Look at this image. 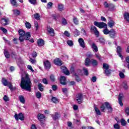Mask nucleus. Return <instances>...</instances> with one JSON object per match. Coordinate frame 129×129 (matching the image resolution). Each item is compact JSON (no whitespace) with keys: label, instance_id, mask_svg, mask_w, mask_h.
<instances>
[{"label":"nucleus","instance_id":"obj_1","mask_svg":"<svg viewBox=\"0 0 129 129\" xmlns=\"http://www.w3.org/2000/svg\"><path fill=\"white\" fill-rule=\"evenodd\" d=\"M20 86L22 89H25L27 91H31L32 90V82H31V80H30L29 74L24 73L23 75H21Z\"/></svg>","mask_w":129,"mask_h":129},{"label":"nucleus","instance_id":"obj_2","mask_svg":"<svg viewBox=\"0 0 129 129\" xmlns=\"http://www.w3.org/2000/svg\"><path fill=\"white\" fill-rule=\"evenodd\" d=\"M18 32L20 35L19 40L20 42H24L25 38H26V40H30L31 38V33L30 32H27L26 33V32L22 29H20Z\"/></svg>","mask_w":129,"mask_h":129},{"label":"nucleus","instance_id":"obj_3","mask_svg":"<svg viewBox=\"0 0 129 129\" xmlns=\"http://www.w3.org/2000/svg\"><path fill=\"white\" fill-rule=\"evenodd\" d=\"M104 8L108 9L109 11H114L115 10V6L112 3H107V2L104 3Z\"/></svg>","mask_w":129,"mask_h":129},{"label":"nucleus","instance_id":"obj_4","mask_svg":"<svg viewBox=\"0 0 129 129\" xmlns=\"http://www.w3.org/2000/svg\"><path fill=\"white\" fill-rule=\"evenodd\" d=\"M94 25L98 27L100 29H102L103 28H107V25L104 22H98L97 21H95L94 22Z\"/></svg>","mask_w":129,"mask_h":129},{"label":"nucleus","instance_id":"obj_5","mask_svg":"<svg viewBox=\"0 0 129 129\" xmlns=\"http://www.w3.org/2000/svg\"><path fill=\"white\" fill-rule=\"evenodd\" d=\"M14 117L16 120H19V119L20 120H24V119H25V116H24V114L22 113H20L19 114H15Z\"/></svg>","mask_w":129,"mask_h":129},{"label":"nucleus","instance_id":"obj_6","mask_svg":"<svg viewBox=\"0 0 129 129\" xmlns=\"http://www.w3.org/2000/svg\"><path fill=\"white\" fill-rule=\"evenodd\" d=\"M76 99L78 101L79 104H81L82 103V101L83 100V96L82 94H78L76 96Z\"/></svg>","mask_w":129,"mask_h":129},{"label":"nucleus","instance_id":"obj_7","mask_svg":"<svg viewBox=\"0 0 129 129\" xmlns=\"http://www.w3.org/2000/svg\"><path fill=\"white\" fill-rule=\"evenodd\" d=\"M91 32H93L96 37H99V32L97 30V28L95 26H91L90 29Z\"/></svg>","mask_w":129,"mask_h":129},{"label":"nucleus","instance_id":"obj_8","mask_svg":"<svg viewBox=\"0 0 129 129\" xmlns=\"http://www.w3.org/2000/svg\"><path fill=\"white\" fill-rule=\"evenodd\" d=\"M116 31H115L114 29H111L110 30L109 36L112 39H114V38L116 37Z\"/></svg>","mask_w":129,"mask_h":129},{"label":"nucleus","instance_id":"obj_9","mask_svg":"<svg viewBox=\"0 0 129 129\" xmlns=\"http://www.w3.org/2000/svg\"><path fill=\"white\" fill-rule=\"evenodd\" d=\"M9 22H10V20H9V18H2L1 19V24L3 26H7V25H9Z\"/></svg>","mask_w":129,"mask_h":129},{"label":"nucleus","instance_id":"obj_10","mask_svg":"<svg viewBox=\"0 0 129 129\" xmlns=\"http://www.w3.org/2000/svg\"><path fill=\"white\" fill-rule=\"evenodd\" d=\"M116 52L119 57H120L121 59L123 57L121 55V47L119 46H117L116 47Z\"/></svg>","mask_w":129,"mask_h":129},{"label":"nucleus","instance_id":"obj_11","mask_svg":"<svg viewBox=\"0 0 129 129\" xmlns=\"http://www.w3.org/2000/svg\"><path fill=\"white\" fill-rule=\"evenodd\" d=\"M47 31L50 36H51L52 37L55 36V32H54V29L51 27H47Z\"/></svg>","mask_w":129,"mask_h":129},{"label":"nucleus","instance_id":"obj_12","mask_svg":"<svg viewBox=\"0 0 129 129\" xmlns=\"http://www.w3.org/2000/svg\"><path fill=\"white\" fill-rule=\"evenodd\" d=\"M54 63L55 65L57 66H62V61L59 58H55L54 60Z\"/></svg>","mask_w":129,"mask_h":129},{"label":"nucleus","instance_id":"obj_13","mask_svg":"<svg viewBox=\"0 0 129 129\" xmlns=\"http://www.w3.org/2000/svg\"><path fill=\"white\" fill-rule=\"evenodd\" d=\"M61 71H63V73L66 74V75H70V72L67 70L66 67L62 66L60 67Z\"/></svg>","mask_w":129,"mask_h":129},{"label":"nucleus","instance_id":"obj_14","mask_svg":"<svg viewBox=\"0 0 129 129\" xmlns=\"http://www.w3.org/2000/svg\"><path fill=\"white\" fill-rule=\"evenodd\" d=\"M44 67L46 69H50L51 68V63L49 60H46L44 61Z\"/></svg>","mask_w":129,"mask_h":129},{"label":"nucleus","instance_id":"obj_15","mask_svg":"<svg viewBox=\"0 0 129 129\" xmlns=\"http://www.w3.org/2000/svg\"><path fill=\"white\" fill-rule=\"evenodd\" d=\"M78 42L80 44V46L82 48H84L85 47V43L84 42V40L82 38H80L78 40Z\"/></svg>","mask_w":129,"mask_h":129},{"label":"nucleus","instance_id":"obj_16","mask_svg":"<svg viewBox=\"0 0 129 129\" xmlns=\"http://www.w3.org/2000/svg\"><path fill=\"white\" fill-rule=\"evenodd\" d=\"M105 105L106 106L108 110V112H112V107L110 106V105H109V103H108V102H105Z\"/></svg>","mask_w":129,"mask_h":129},{"label":"nucleus","instance_id":"obj_17","mask_svg":"<svg viewBox=\"0 0 129 129\" xmlns=\"http://www.w3.org/2000/svg\"><path fill=\"white\" fill-rule=\"evenodd\" d=\"M52 118L54 119V120H56L57 119H58L59 118V117H60V116H61V115L60 114H59L58 113L56 112L55 113V115L52 114L51 115Z\"/></svg>","mask_w":129,"mask_h":129},{"label":"nucleus","instance_id":"obj_18","mask_svg":"<svg viewBox=\"0 0 129 129\" xmlns=\"http://www.w3.org/2000/svg\"><path fill=\"white\" fill-rule=\"evenodd\" d=\"M60 83L62 85H66V78H65V76L60 77Z\"/></svg>","mask_w":129,"mask_h":129},{"label":"nucleus","instance_id":"obj_19","mask_svg":"<svg viewBox=\"0 0 129 129\" xmlns=\"http://www.w3.org/2000/svg\"><path fill=\"white\" fill-rule=\"evenodd\" d=\"M37 44L39 46H44L45 45V41L43 39H39L37 41Z\"/></svg>","mask_w":129,"mask_h":129},{"label":"nucleus","instance_id":"obj_20","mask_svg":"<svg viewBox=\"0 0 129 129\" xmlns=\"http://www.w3.org/2000/svg\"><path fill=\"white\" fill-rule=\"evenodd\" d=\"M19 100L21 103H23V104H25V103L26 102V100H25V97L23 96H19Z\"/></svg>","mask_w":129,"mask_h":129},{"label":"nucleus","instance_id":"obj_21","mask_svg":"<svg viewBox=\"0 0 129 129\" xmlns=\"http://www.w3.org/2000/svg\"><path fill=\"white\" fill-rule=\"evenodd\" d=\"M91 47L93 48L94 52H97V51H98V48H97V46H96V44H95V43H93L92 44Z\"/></svg>","mask_w":129,"mask_h":129},{"label":"nucleus","instance_id":"obj_22","mask_svg":"<svg viewBox=\"0 0 129 129\" xmlns=\"http://www.w3.org/2000/svg\"><path fill=\"white\" fill-rule=\"evenodd\" d=\"M114 21L112 20H110L108 23V26L109 27V28H112L115 25Z\"/></svg>","mask_w":129,"mask_h":129},{"label":"nucleus","instance_id":"obj_23","mask_svg":"<svg viewBox=\"0 0 129 129\" xmlns=\"http://www.w3.org/2000/svg\"><path fill=\"white\" fill-rule=\"evenodd\" d=\"M90 63L93 65V66H97V64H98L97 60L93 59H91Z\"/></svg>","mask_w":129,"mask_h":129},{"label":"nucleus","instance_id":"obj_24","mask_svg":"<svg viewBox=\"0 0 129 129\" xmlns=\"http://www.w3.org/2000/svg\"><path fill=\"white\" fill-rule=\"evenodd\" d=\"M90 59L89 58H87L85 60V66H87V67H89V65H90Z\"/></svg>","mask_w":129,"mask_h":129},{"label":"nucleus","instance_id":"obj_25","mask_svg":"<svg viewBox=\"0 0 129 129\" xmlns=\"http://www.w3.org/2000/svg\"><path fill=\"white\" fill-rule=\"evenodd\" d=\"M9 83H10V82H8V81L5 78L2 79V83L4 86H8Z\"/></svg>","mask_w":129,"mask_h":129},{"label":"nucleus","instance_id":"obj_26","mask_svg":"<svg viewBox=\"0 0 129 129\" xmlns=\"http://www.w3.org/2000/svg\"><path fill=\"white\" fill-rule=\"evenodd\" d=\"M110 32V30H108L107 27L105 28V29L103 30V33L104 34V35H109Z\"/></svg>","mask_w":129,"mask_h":129},{"label":"nucleus","instance_id":"obj_27","mask_svg":"<svg viewBox=\"0 0 129 129\" xmlns=\"http://www.w3.org/2000/svg\"><path fill=\"white\" fill-rule=\"evenodd\" d=\"M58 9L60 12H63V11H64V5L62 4H58Z\"/></svg>","mask_w":129,"mask_h":129},{"label":"nucleus","instance_id":"obj_28","mask_svg":"<svg viewBox=\"0 0 129 129\" xmlns=\"http://www.w3.org/2000/svg\"><path fill=\"white\" fill-rule=\"evenodd\" d=\"M37 117L39 120H41V119H44V118H45V115H44V114H43L39 113L37 115Z\"/></svg>","mask_w":129,"mask_h":129},{"label":"nucleus","instance_id":"obj_29","mask_svg":"<svg viewBox=\"0 0 129 129\" xmlns=\"http://www.w3.org/2000/svg\"><path fill=\"white\" fill-rule=\"evenodd\" d=\"M73 21L75 25H79V21L78 20V19L77 18L74 17L73 19Z\"/></svg>","mask_w":129,"mask_h":129},{"label":"nucleus","instance_id":"obj_30","mask_svg":"<svg viewBox=\"0 0 129 129\" xmlns=\"http://www.w3.org/2000/svg\"><path fill=\"white\" fill-rule=\"evenodd\" d=\"M4 53L6 58L9 59V58H10V53H9V51L5 50Z\"/></svg>","mask_w":129,"mask_h":129},{"label":"nucleus","instance_id":"obj_31","mask_svg":"<svg viewBox=\"0 0 129 129\" xmlns=\"http://www.w3.org/2000/svg\"><path fill=\"white\" fill-rule=\"evenodd\" d=\"M124 19L129 22V13H126L124 14Z\"/></svg>","mask_w":129,"mask_h":129},{"label":"nucleus","instance_id":"obj_32","mask_svg":"<svg viewBox=\"0 0 129 129\" xmlns=\"http://www.w3.org/2000/svg\"><path fill=\"white\" fill-rule=\"evenodd\" d=\"M38 88L40 91H43L44 90V88L43 87V85L42 84L39 83L38 86Z\"/></svg>","mask_w":129,"mask_h":129},{"label":"nucleus","instance_id":"obj_33","mask_svg":"<svg viewBox=\"0 0 129 129\" xmlns=\"http://www.w3.org/2000/svg\"><path fill=\"white\" fill-rule=\"evenodd\" d=\"M52 7H53V3H52V2H49L47 5V10H50V9H52Z\"/></svg>","mask_w":129,"mask_h":129},{"label":"nucleus","instance_id":"obj_34","mask_svg":"<svg viewBox=\"0 0 129 129\" xmlns=\"http://www.w3.org/2000/svg\"><path fill=\"white\" fill-rule=\"evenodd\" d=\"M36 96L37 98H38V99H40L41 97H42V94L40 92H37L36 93Z\"/></svg>","mask_w":129,"mask_h":129},{"label":"nucleus","instance_id":"obj_35","mask_svg":"<svg viewBox=\"0 0 129 129\" xmlns=\"http://www.w3.org/2000/svg\"><path fill=\"white\" fill-rule=\"evenodd\" d=\"M13 13L14 15H15V16H20V11H19L18 10H14Z\"/></svg>","mask_w":129,"mask_h":129},{"label":"nucleus","instance_id":"obj_36","mask_svg":"<svg viewBox=\"0 0 129 129\" xmlns=\"http://www.w3.org/2000/svg\"><path fill=\"white\" fill-rule=\"evenodd\" d=\"M103 68H104V69H105V70L109 69V65L107 64L106 63H104L103 64Z\"/></svg>","mask_w":129,"mask_h":129},{"label":"nucleus","instance_id":"obj_37","mask_svg":"<svg viewBox=\"0 0 129 129\" xmlns=\"http://www.w3.org/2000/svg\"><path fill=\"white\" fill-rule=\"evenodd\" d=\"M99 41L100 43H101L103 45H104L105 44V39H104V38L102 37L100 38Z\"/></svg>","mask_w":129,"mask_h":129},{"label":"nucleus","instance_id":"obj_38","mask_svg":"<svg viewBox=\"0 0 129 129\" xmlns=\"http://www.w3.org/2000/svg\"><path fill=\"white\" fill-rule=\"evenodd\" d=\"M105 74H106V75L108 76L109 75V74H110V73H111V70L108 69V70H105L104 71Z\"/></svg>","mask_w":129,"mask_h":129},{"label":"nucleus","instance_id":"obj_39","mask_svg":"<svg viewBox=\"0 0 129 129\" xmlns=\"http://www.w3.org/2000/svg\"><path fill=\"white\" fill-rule=\"evenodd\" d=\"M67 43L68 45L70 46V47H72V46L74 45V43H73V41L72 40H68Z\"/></svg>","mask_w":129,"mask_h":129},{"label":"nucleus","instance_id":"obj_40","mask_svg":"<svg viewBox=\"0 0 129 129\" xmlns=\"http://www.w3.org/2000/svg\"><path fill=\"white\" fill-rule=\"evenodd\" d=\"M25 26L26 27L27 29H31L32 25H31V24L30 23L26 22Z\"/></svg>","mask_w":129,"mask_h":129},{"label":"nucleus","instance_id":"obj_41","mask_svg":"<svg viewBox=\"0 0 129 129\" xmlns=\"http://www.w3.org/2000/svg\"><path fill=\"white\" fill-rule=\"evenodd\" d=\"M120 122L121 125H123V126H125V125H126V122L124 119H122Z\"/></svg>","mask_w":129,"mask_h":129},{"label":"nucleus","instance_id":"obj_42","mask_svg":"<svg viewBox=\"0 0 129 129\" xmlns=\"http://www.w3.org/2000/svg\"><path fill=\"white\" fill-rule=\"evenodd\" d=\"M29 3L31 4V5H33V6H36L37 4V0H28Z\"/></svg>","mask_w":129,"mask_h":129},{"label":"nucleus","instance_id":"obj_43","mask_svg":"<svg viewBox=\"0 0 129 129\" xmlns=\"http://www.w3.org/2000/svg\"><path fill=\"white\" fill-rule=\"evenodd\" d=\"M95 111L97 115H100L101 114L99 109H98V108H96V107H95Z\"/></svg>","mask_w":129,"mask_h":129},{"label":"nucleus","instance_id":"obj_44","mask_svg":"<svg viewBox=\"0 0 129 129\" xmlns=\"http://www.w3.org/2000/svg\"><path fill=\"white\" fill-rule=\"evenodd\" d=\"M122 86L124 88V89H127L128 87H127V84H126V82H124L122 84Z\"/></svg>","mask_w":129,"mask_h":129},{"label":"nucleus","instance_id":"obj_45","mask_svg":"<svg viewBox=\"0 0 129 129\" xmlns=\"http://www.w3.org/2000/svg\"><path fill=\"white\" fill-rule=\"evenodd\" d=\"M119 76L122 79H123V78H124V77H125L124 74H123V73H122V72H119Z\"/></svg>","mask_w":129,"mask_h":129},{"label":"nucleus","instance_id":"obj_46","mask_svg":"<svg viewBox=\"0 0 129 129\" xmlns=\"http://www.w3.org/2000/svg\"><path fill=\"white\" fill-rule=\"evenodd\" d=\"M10 2L11 4H12V6H14V7H17V1L16 0H10Z\"/></svg>","mask_w":129,"mask_h":129},{"label":"nucleus","instance_id":"obj_47","mask_svg":"<svg viewBox=\"0 0 129 129\" xmlns=\"http://www.w3.org/2000/svg\"><path fill=\"white\" fill-rule=\"evenodd\" d=\"M75 78H76V81H77L78 82L81 81V79H80V78H79V77L78 76V75H77V74H75Z\"/></svg>","mask_w":129,"mask_h":129},{"label":"nucleus","instance_id":"obj_48","mask_svg":"<svg viewBox=\"0 0 129 129\" xmlns=\"http://www.w3.org/2000/svg\"><path fill=\"white\" fill-rule=\"evenodd\" d=\"M51 100L53 102V103H57V102H58V99L54 97H53L52 98Z\"/></svg>","mask_w":129,"mask_h":129},{"label":"nucleus","instance_id":"obj_49","mask_svg":"<svg viewBox=\"0 0 129 129\" xmlns=\"http://www.w3.org/2000/svg\"><path fill=\"white\" fill-rule=\"evenodd\" d=\"M34 16L36 20H40V14H39L38 13H36L34 14Z\"/></svg>","mask_w":129,"mask_h":129},{"label":"nucleus","instance_id":"obj_50","mask_svg":"<svg viewBox=\"0 0 129 129\" xmlns=\"http://www.w3.org/2000/svg\"><path fill=\"white\" fill-rule=\"evenodd\" d=\"M125 113L127 116L129 115V107H126L124 110Z\"/></svg>","mask_w":129,"mask_h":129},{"label":"nucleus","instance_id":"obj_51","mask_svg":"<svg viewBox=\"0 0 129 129\" xmlns=\"http://www.w3.org/2000/svg\"><path fill=\"white\" fill-rule=\"evenodd\" d=\"M11 56L12 58H14L15 59H17V57H18V55H17L16 52H12L11 53Z\"/></svg>","mask_w":129,"mask_h":129},{"label":"nucleus","instance_id":"obj_52","mask_svg":"<svg viewBox=\"0 0 129 129\" xmlns=\"http://www.w3.org/2000/svg\"><path fill=\"white\" fill-rule=\"evenodd\" d=\"M62 24L63 26H65V25H67V24H68L67 21L64 18H63L62 20Z\"/></svg>","mask_w":129,"mask_h":129},{"label":"nucleus","instance_id":"obj_53","mask_svg":"<svg viewBox=\"0 0 129 129\" xmlns=\"http://www.w3.org/2000/svg\"><path fill=\"white\" fill-rule=\"evenodd\" d=\"M50 79L52 82H54V81H55V76H54V75H50Z\"/></svg>","mask_w":129,"mask_h":129},{"label":"nucleus","instance_id":"obj_54","mask_svg":"<svg viewBox=\"0 0 129 129\" xmlns=\"http://www.w3.org/2000/svg\"><path fill=\"white\" fill-rule=\"evenodd\" d=\"M71 73H72V74H73V75H75V74H76V73H75V70H74V68L73 67H71Z\"/></svg>","mask_w":129,"mask_h":129},{"label":"nucleus","instance_id":"obj_55","mask_svg":"<svg viewBox=\"0 0 129 129\" xmlns=\"http://www.w3.org/2000/svg\"><path fill=\"white\" fill-rule=\"evenodd\" d=\"M123 97V94L120 93L119 94L118 100H122V98Z\"/></svg>","mask_w":129,"mask_h":129},{"label":"nucleus","instance_id":"obj_56","mask_svg":"<svg viewBox=\"0 0 129 129\" xmlns=\"http://www.w3.org/2000/svg\"><path fill=\"white\" fill-rule=\"evenodd\" d=\"M0 29L1 30V31H3V33H4V34H7V33H8V30H7L4 27H1Z\"/></svg>","mask_w":129,"mask_h":129},{"label":"nucleus","instance_id":"obj_57","mask_svg":"<svg viewBox=\"0 0 129 129\" xmlns=\"http://www.w3.org/2000/svg\"><path fill=\"white\" fill-rule=\"evenodd\" d=\"M75 34L76 37H77V36H79V35H80V32L78 30L76 29L75 31Z\"/></svg>","mask_w":129,"mask_h":129},{"label":"nucleus","instance_id":"obj_58","mask_svg":"<svg viewBox=\"0 0 129 129\" xmlns=\"http://www.w3.org/2000/svg\"><path fill=\"white\" fill-rule=\"evenodd\" d=\"M64 35L67 37H70V33L68 31H65L64 32Z\"/></svg>","mask_w":129,"mask_h":129},{"label":"nucleus","instance_id":"obj_59","mask_svg":"<svg viewBox=\"0 0 129 129\" xmlns=\"http://www.w3.org/2000/svg\"><path fill=\"white\" fill-rule=\"evenodd\" d=\"M83 70H84V74H85V75H86L87 76V75H88V71L86 68H84Z\"/></svg>","mask_w":129,"mask_h":129},{"label":"nucleus","instance_id":"obj_60","mask_svg":"<svg viewBox=\"0 0 129 129\" xmlns=\"http://www.w3.org/2000/svg\"><path fill=\"white\" fill-rule=\"evenodd\" d=\"M96 57L98 59V60H101V57L100 56V54L99 53H96L95 54Z\"/></svg>","mask_w":129,"mask_h":129},{"label":"nucleus","instance_id":"obj_61","mask_svg":"<svg viewBox=\"0 0 129 129\" xmlns=\"http://www.w3.org/2000/svg\"><path fill=\"white\" fill-rule=\"evenodd\" d=\"M3 99L5 101H9V97H8L7 95L4 96V97H3Z\"/></svg>","mask_w":129,"mask_h":129},{"label":"nucleus","instance_id":"obj_62","mask_svg":"<svg viewBox=\"0 0 129 129\" xmlns=\"http://www.w3.org/2000/svg\"><path fill=\"white\" fill-rule=\"evenodd\" d=\"M105 110V107H104V105H102L101 107H100V110L102 112H104V110Z\"/></svg>","mask_w":129,"mask_h":129},{"label":"nucleus","instance_id":"obj_63","mask_svg":"<svg viewBox=\"0 0 129 129\" xmlns=\"http://www.w3.org/2000/svg\"><path fill=\"white\" fill-rule=\"evenodd\" d=\"M42 82L44 83V84H48V80H47V79H43L42 80Z\"/></svg>","mask_w":129,"mask_h":129},{"label":"nucleus","instance_id":"obj_64","mask_svg":"<svg viewBox=\"0 0 129 129\" xmlns=\"http://www.w3.org/2000/svg\"><path fill=\"white\" fill-rule=\"evenodd\" d=\"M114 128L116 129H119V125H118L117 123H115L114 125Z\"/></svg>","mask_w":129,"mask_h":129}]
</instances>
